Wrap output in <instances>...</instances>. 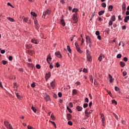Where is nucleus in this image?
<instances>
[{
    "instance_id": "obj_24",
    "label": "nucleus",
    "mask_w": 129,
    "mask_h": 129,
    "mask_svg": "<svg viewBox=\"0 0 129 129\" xmlns=\"http://www.w3.org/2000/svg\"><path fill=\"white\" fill-rule=\"evenodd\" d=\"M129 20V16H126L124 19V22L125 23H127V21Z\"/></svg>"
},
{
    "instance_id": "obj_63",
    "label": "nucleus",
    "mask_w": 129,
    "mask_h": 129,
    "mask_svg": "<svg viewBox=\"0 0 129 129\" xmlns=\"http://www.w3.org/2000/svg\"><path fill=\"white\" fill-rule=\"evenodd\" d=\"M123 76H125L126 75V72L124 71L122 73Z\"/></svg>"
},
{
    "instance_id": "obj_49",
    "label": "nucleus",
    "mask_w": 129,
    "mask_h": 129,
    "mask_svg": "<svg viewBox=\"0 0 129 129\" xmlns=\"http://www.w3.org/2000/svg\"><path fill=\"white\" fill-rule=\"evenodd\" d=\"M55 66L57 67V68H58V67H60V64H59V62H56L55 63Z\"/></svg>"
},
{
    "instance_id": "obj_57",
    "label": "nucleus",
    "mask_w": 129,
    "mask_h": 129,
    "mask_svg": "<svg viewBox=\"0 0 129 129\" xmlns=\"http://www.w3.org/2000/svg\"><path fill=\"white\" fill-rule=\"evenodd\" d=\"M9 60L10 61H12V60H13V56H10L9 57Z\"/></svg>"
},
{
    "instance_id": "obj_46",
    "label": "nucleus",
    "mask_w": 129,
    "mask_h": 129,
    "mask_svg": "<svg viewBox=\"0 0 129 129\" xmlns=\"http://www.w3.org/2000/svg\"><path fill=\"white\" fill-rule=\"evenodd\" d=\"M68 124H69V125H72L73 124V123L71 121H69Z\"/></svg>"
},
{
    "instance_id": "obj_58",
    "label": "nucleus",
    "mask_w": 129,
    "mask_h": 129,
    "mask_svg": "<svg viewBox=\"0 0 129 129\" xmlns=\"http://www.w3.org/2000/svg\"><path fill=\"white\" fill-rule=\"evenodd\" d=\"M127 60H128L127 57H125L123 58V61H124L125 62H127Z\"/></svg>"
},
{
    "instance_id": "obj_20",
    "label": "nucleus",
    "mask_w": 129,
    "mask_h": 129,
    "mask_svg": "<svg viewBox=\"0 0 129 129\" xmlns=\"http://www.w3.org/2000/svg\"><path fill=\"white\" fill-rule=\"evenodd\" d=\"M60 24L63 26V27H64L66 24H65V21H64L63 19L60 20Z\"/></svg>"
},
{
    "instance_id": "obj_54",
    "label": "nucleus",
    "mask_w": 129,
    "mask_h": 129,
    "mask_svg": "<svg viewBox=\"0 0 129 129\" xmlns=\"http://www.w3.org/2000/svg\"><path fill=\"white\" fill-rule=\"evenodd\" d=\"M27 65H29V66H30L31 67H34V64L33 63H28Z\"/></svg>"
},
{
    "instance_id": "obj_38",
    "label": "nucleus",
    "mask_w": 129,
    "mask_h": 129,
    "mask_svg": "<svg viewBox=\"0 0 129 129\" xmlns=\"http://www.w3.org/2000/svg\"><path fill=\"white\" fill-rule=\"evenodd\" d=\"M75 45L76 46V48L77 50L79 48V45H78V43H77V42H76L75 43Z\"/></svg>"
},
{
    "instance_id": "obj_30",
    "label": "nucleus",
    "mask_w": 129,
    "mask_h": 129,
    "mask_svg": "<svg viewBox=\"0 0 129 129\" xmlns=\"http://www.w3.org/2000/svg\"><path fill=\"white\" fill-rule=\"evenodd\" d=\"M73 13H76V14L75 15H77V12H78V9H76V8H74L73 11H72Z\"/></svg>"
},
{
    "instance_id": "obj_11",
    "label": "nucleus",
    "mask_w": 129,
    "mask_h": 129,
    "mask_svg": "<svg viewBox=\"0 0 129 129\" xmlns=\"http://www.w3.org/2000/svg\"><path fill=\"white\" fill-rule=\"evenodd\" d=\"M85 114H88V115L91 114V112L90 111H89V108H87L85 111Z\"/></svg>"
},
{
    "instance_id": "obj_45",
    "label": "nucleus",
    "mask_w": 129,
    "mask_h": 129,
    "mask_svg": "<svg viewBox=\"0 0 129 129\" xmlns=\"http://www.w3.org/2000/svg\"><path fill=\"white\" fill-rule=\"evenodd\" d=\"M36 67L37 69H41V66L40 64H36Z\"/></svg>"
},
{
    "instance_id": "obj_64",
    "label": "nucleus",
    "mask_w": 129,
    "mask_h": 129,
    "mask_svg": "<svg viewBox=\"0 0 129 129\" xmlns=\"http://www.w3.org/2000/svg\"><path fill=\"white\" fill-rule=\"evenodd\" d=\"M9 129H13V127L12 126V125H11V124H9Z\"/></svg>"
},
{
    "instance_id": "obj_40",
    "label": "nucleus",
    "mask_w": 129,
    "mask_h": 129,
    "mask_svg": "<svg viewBox=\"0 0 129 129\" xmlns=\"http://www.w3.org/2000/svg\"><path fill=\"white\" fill-rule=\"evenodd\" d=\"M51 123L54 125V126L55 127V128H57V126H56V123L54 121H50Z\"/></svg>"
},
{
    "instance_id": "obj_39",
    "label": "nucleus",
    "mask_w": 129,
    "mask_h": 129,
    "mask_svg": "<svg viewBox=\"0 0 129 129\" xmlns=\"http://www.w3.org/2000/svg\"><path fill=\"white\" fill-rule=\"evenodd\" d=\"M67 109L70 112V113H72V110L69 108V107H67Z\"/></svg>"
},
{
    "instance_id": "obj_3",
    "label": "nucleus",
    "mask_w": 129,
    "mask_h": 129,
    "mask_svg": "<svg viewBox=\"0 0 129 129\" xmlns=\"http://www.w3.org/2000/svg\"><path fill=\"white\" fill-rule=\"evenodd\" d=\"M31 42V43H33L34 44H39V41L38 40V39H36L35 38L32 39Z\"/></svg>"
},
{
    "instance_id": "obj_56",
    "label": "nucleus",
    "mask_w": 129,
    "mask_h": 129,
    "mask_svg": "<svg viewBox=\"0 0 129 129\" xmlns=\"http://www.w3.org/2000/svg\"><path fill=\"white\" fill-rule=\"evenodd\" d=\"M58 96L59 97H62V93L59 92L58 93Z\"/></svg>"
},
{
    "instance_id": "obj_1",
    "label": "nucleus",
    "mask_w": 129,
    "mask_h": 129,
    "mask_svg": "<svg viewBox=\"0 0 129 129\" xmlns=\"http://www.w3.org/2000/svg\"><path fill=\"white\" fill-rule=\"evenodd\" d=\"M34 24L35 25L36 29L38 30V29H39V28L40 27V25H39V24L38 23L37 20H34Z\"/></svg>"
},
{
    "instance_id": "obj_62",
    "label": "nucleus",
    "mask_w": 129,
    "mask_h": 129,
    "mask_svg": "<svg viewBox=\"0 0 129 129\" xmlns=\"http://www.w3.org/2000/svg\"><path fill=\"white\" fill-rule=\"evenodd\" d=\"M83 72H85V73H87V69L84 68L83 70Z\"/></svg>"
},
{
    "instance_id": "obj_41",
    "label": "nucleus",
    "mask_w": 129,
    "mask_h": 129,
    "mask_svg": "<svg viewBox=\"0 0 129 129\" xmlns=\"http://www.w3.org/2000/svg\"><path fill=\"white\" fill-rule=\"evenodd\" d=\"M31 15L33 16V17H37V14H36V13L34 12H31Z\"/></svg>"
},
{
    "instance_id": "obj_60",
    "label": "nucleus",
    "mask_w": 129,
    "mask_h": 129,
    "mask_svg": "<svg viewBox=\"0 0 129 129\" xmlns=\"http://www.w3.org/2000/svg\"><path fill=\"white\" fill-rule=\"evenodd\" d=\"M52 96L53 97H54V98H57V95H56L55 94H53Z\"/></svg>"
},
{
    "instance_id": "obj_17",
    "label": "nucleus",
    "mask_w": 129,
    "mask_h": 129,
    "mask_svg": "<svg viewBox=\"0 0 129 129\" xmlns=\"http://www.w3.org/2000/svg\"><path fill=\"white\" fill-rule=\"evenodd\" d=\"M50 77H51V73L48 72V73H47L46 74V78H47L48 79L50 78Z\"/></svg>"
},
{
    "instance_id": "obj_4",
    "label": "nucleus",
    "mask_w": 129,
    "mask_h": 129,
    "mask_svg": "<svg viewBox=\"0 0 129 129\" xmlns=\"http://www.w3.org/2000/svg\"><path fill=\"white\" fill-rule=\"evenodd\" d=\"M55 55L57 58H61L62 55H61V53H60V51H57L55 53Z\"/></svg>"
},
{
    "instance_id": "obj_18",
    "label": "nucleus",
    "mask_w": 129,
    "mask_h": 129,
    "mask_svg": "<svg viewBox=\"0 0 129 129\" xmlns=\"http://www.w3.org/2000/svg\"><path fill=\"white\" fill-rule=\"evenodd\" d=\"M23 22H25V23H28L29 24L30 23L29 22V18H23Z\"/></svg>"
},
{
    "instance_id": "obj_59",
    "label": "nucleus",
    "mask_w": 129,
    "mask_h": 129,
    "mask_svg": "<svg viewBox=\"0 0 129 129\" xmlns=\"http://www.w3.org/2000/svg\"><path fill=\"white\" fill-rule=\"evenodd\" d=\"M1 54H5V53H6V51L5 50H2L1 51Z\"/></svg>"
},
{
    "instance_id": "obj_23",
    "label": "nucleus",
    "mask_w": 129,
    "mask_h": 129,
    "mask_svg": "<svg viewBox=\"0 0 129 129\" xmlns=\"http://www.w3.org/2000/svg\"><path fill=\"white\" fill-rule=\"evenodd\" d=\"M33 45H31V44H27L26 45V47L27 48V49H31V48H32Z\"/></svg>"
},
{
    "instance_id": "obj_37",
    "label": "nucleus",
    "mask_w": 129,
    "mask_h": 129,
    "mask_svg": "<svg viewBox=\"0 0 129 129\" xmlns=\"http://www.w3.org/2000/svg\"><path fill=\"white\" fill-rule=\"evenodd\" d=\"M88 107V104L87 103H84L83 105V108H86V107Z\"/></svg>"
},
{
    "instance_id": "obj_53",
    "label": "nucleus",
    "mask_w": 129,
    "mask_h": 129,
    "mask_svg": "<svg viewBox=\"0 0 129 129\" xmlns=\"http://www.w3.org/2000/svg\"><path fill=\"white\" fill-rule=\"evenodd\" d=\"M115 91H119V88H118V87L115 86Z\"/></svg>"
},
{
    "instance_id": "obj_43",
    "label": "nucleus",
    "mask_w": 129,
    "mask_h": 129,
    "mask_svg": "<svg viewBox=\"0 0 129 129\" xmlns=\"http://www.w3.org/2000/svg\"><path fill=\"white\" fill-rule=\"evenodd\" d=\"M112 103H114L115 105H116L117 104V102H116V101H115V100H112Z\"/></svg>"
},
{
    "instance_id": "obj_61",
    "label": "nucleus",
    "mask_w": 129,
    "mask_h": 129,
    "mask_svg": "<svg viewBox=\"0 0 129 129\" xmlns=\"http://www.w3.org/2000/svg\"><path fill=\"white\" fill-rule=\"evenodd\" d=\"M97 38L98 40H101V36L100 35H98Z\"/></svg>"
},
{
    "instance_id": "obj_50",
    "label": "nucleus",
    "mask_w": 129,
    "mask_h": 129,
    "mask_svg": "<svg viewBox=\"0 0 129 129\" xmlns=\"http://www.w3.org/2000/svg\"><path fill=\"white\" fill-rule=\"evenodd\" d=\"M117 58H118V59H120V58H121V54H117Z\"/></svg>"
},
{
    "instance_id": "obj_29",
    "label": "nucleus",
    "mask_w": 129,
    "mask_h": 129,
    "mask_svg": "<svg viewBox=\"0 0 129 129\" xmlns=\"http://www.w3.org/2000/svg\"><path fill=\"white\" fill-rule=\"evenodd\" d=\"M113 9V6L110 5L108 7V10L110 12H112V9Z\"/></svg>"
},
{
    "instance_id": "obj_9",
    "label": "nucleus",
    "mask_w": 129,
    "mask_h": 129,
    "mask_svg": "<svg viewBox=\"0 0 129 129\" xmlns=\"http://www.w3.org/2000/svg\"><path fill=\"white\" fill-rule=\"evenodd\" d=\"M44 98L46 101H50V96L47 94H44Z\"/></svg>"
},
{
    "instance_id": "obj_25",
    "label": "nucleus",
    "mask_w": 129,
    "mask_h": 129,
    "mask_svg": "<svg viewBox=\"0 0 129 129\" xmlns=\"http://www.w3.org/2000/svg\"><path fill=\"white\" fill-rule=\"evenodd\" d=\"M120 65L121 66V67H124V66H125V63H124V62L123 61H121L120 62Z\"/></svg>"
},
{
    "instance_id": "obj_6",
    "label": "nucleus",
    "mask_w": 129,
    "mask_h": 129,
    "mask_svg": "<svg viewBox=\"0 0 129 129\" xmlns=\"http://www.w3.org/2000/svg\"><path fill=\"white\" fill-rule=\"evenodd\" d=\"M125 3H123V4L122 5V14H124V12H125V9H126V6H125Z\"/></svg>"
},
{
    "instance_id": "obj_51",
    "label": "nucleus",
    "mask_w": 129,
    "mask_h": 129,
    "mask_svg": "<svg viewBox=\"0 0 129 129\" xmlns=\"http://www.w3.org/2000/svg\"><path fill=\"white\" fill-rule=\"evenodd\" d=\"M112 21L111 20H110L109 22V26H112Z\"/></svg>"
},
{
    "instance_id": "obj_27",
    "label": "nucleus",
    "mask_w": 129,
    "mask_h": 129,
    "mask_svg": "<svg viewBox=\"0 0 129 129\" xmlns=\"http://www.w3.org/2000/svg\"><path fill=\"white\" fill-rule=\"evenodd\" d=\"M15 94L18 99H22V97L20 95H19V93H16Z\"/></svg>"
},
{
    "instance_id": "obj_19",
    "label": "nucleus",
    "mask_w": 129,
    "mask_h": 129,
    "mask_svg": "<svg viewBox=\"0 0 129 129\" xmlns=\"http://www.w3.org/2000/svg\"><path fill=\"white\" fill-rule=\"evenodd\" d=\"M76 94H77V90L73 89L72 95H76Z\"/></svg>"
},
{
    "instance_id": "obj_2",
    "label": "nucleus",
    "mask_w": 129,
    "mask_h": 129,
    "mask_svg": "<svg viewBox=\"0 0 129 129\" xmlns=\"http://www.w3.org/2000/svg\"><path fill=\"white\" fill-rule=\"evenodd\" d=\"M86 42H87V44H91V39H90V37L88 36H86Z\"/></svg>"
},
{
    "instance_id": "obj_35",
    "label": "nucleus",
    "mask_w": 129,
    "mask_h": 129,
    "mask_svg": "<svg viewBox=\"0 0 129 129\" xmlns=\"http://www.w3.org/2000/svg\"><path fill=\"white\" fill-rule=\"evenodd\" d=\"M102 8H106V4L105 3H103L101 4Z\"/></svg>"
},
{
    "instance_id": "obj_12",
    "label": "nucleus",
    "mask_w": 129,
    "mask_h": 129,
    "mask_svg": "<svg viewBox=\"0 0 129 129\" xmlns=\"http://www.w3.org/2000/svg\"><path fill=\"white\" fill-rule=\"evenodd\" d=\"M67 117L68 120H70V119L72 118V116H71V114H67Z\"/></svg>"
},
{
    "instance_id": "obj_47",
    "label": "nucleus",
    "mask_w": 129,
    "mask_h": 129,
    "mask_svg": "<svg viewBox=\"0 0 129 129\" xmlns=\"http://www.w3.org/2000/svg\"><path fill=\"white\" fill-rule=\"evenodd\" d=\"M95 34H96L97 36H99V35H100V33L99 32V31H96V32H95Z\"/></svg>"
},
{
    "instance_id": "obj_42",
    "label": "nucleus",
    "mask_w": 129,
    "mask_h": 129,
    "mask_svg": "<svg viewBox=\"0 0 129 129\" xmlns=\"http://www.w3.org/2000/svg\"><path fill=\"white\" fill-rule=\"evenodd\" d=\"M2 63H3V64H4V65H6V64H7V63H8V61H6V60H2Z\"/></svg>"
},
{
    "instance_id": "obj_26",
    "label": "nucleus",
    "mask_w": 129,
    "mask_h": 129,
    "mask_svg": "<svg viewBox=\"0 0 129 129\" xmlns=\"http://www.w3.org/2000/svg\"><path fill=\"white\" fill-rule=\"evenodd\" d=\"M7 19L9 20V21H10V22H12L13 23L15 22V20L11 17H7Z\"/></svg>"
},
{
    "instance_id": "obj_36",
    "label": "nucleus",
    "mask_w": 129,
    "mask_h": 129,
    "mask_svg": "<svg viewBox=\"0 0 129 129\" xmlns=\"http://www.w3.org/2000/svg\"><path fill=\"white\" fill-rule=\"evenodd\" d=\"M67 50L69 51V53H71V48H70V46H67Z\"/></svg>"
},
{
    "instance_id": "obj_10",
    "label": "nucleus",
    "mask_w": 129,
    "mask_h": 129,
    "mask_svg": "<svg viewBox=\"0 0 129 129\" xmlns=\"http://www.w3.org/2000/svg\"><path fill=\"white\" fill-rule=\"evenodd\" d=\"M28 52V54H29V55H30V56H32L33 55H34V54H35V51H34V50H28L27 51Z\"/></svg>"
},
{
    "instance_id": "obj_31",
    "label": "nucleus",
    "mask_w": 129,
    "mask_h": 129,
    "mask_svg": "<svg viewBox=\"0 0 129 129\" xmlns=\"http://www.w3.org/2000/svg\"><path fill=\"white\" fill-rule=\"evenodd\" d=\"M111 20V21H112V22H114L115 21V16H114V15L112 16Z\"/></svg>"
},
{
    "instance_id": "obj_48",
    "label": "nucleus",
    "mask_w": 129,
    "mask_h": 129,
    "mask_svg": "<svg viewBox=\"0 0 129 129\" xmlns=\"http://www.w3.org/2000/svg\"><path fill=\"white\" fill-rule=\"evenodd\" d=\"M77 51H78V52H79V53H80V54H81V53H82V51H81V50L80 49V48H78L77 49Z\"/></svg>"
},
{
    "instance_id": "obj_32",
    "label": "nucleus",
    "mask_w": 129,
    "mask_h": 129,
    "mask_svg": "<svg viewBox=\"0 0 129 129\" xmlns=\"http://www.w3.org/2000/svg\"><path fill=\"white\" fill-rule=\"evenodd\" d=\"M101 121L102 122V125H103V126H104V123H105V118H103V119H101Z\"/></svg>"
},
{
    "instance_id": "obj_8",
    "label": "nucleus",
    "mask_w": 129,
    "mask_h": 129,
    "mask_svg": "<svg viewBox=\"0 0 129 129\" xmlns=\"http://www.w3.org/2000/svg\"><path fill=\"white\" fill-rule=\"evenodd\" d=\"M102 58H104V55H103V54H102V53H101V54H100L99 57L98 58V60H99V61L100 62H101V61H102Z\"/></svg>"
},
{
    "instance_id": "obj_33",
    "label": "nucleus",
    "mask_w": 129,
    "mask_h": 129,
    "mask_svg": "<svg viewBox=\"0 0 129 129\" xmlns=\"http://www.w3.org/2000/svg\"><path fill=\"white\" fill-rule=\"evenodd\" d=\"M86 55L87 56H90V51L88 49L86 50Z\"/></svg>"
},
{
    "instance_id": "obj_14",
    "label": "nucleus",
    "mask_w": 129,
    "mask_h": 129,
    "mask_svg": "<svg viewBox=\"0 0 129 129\" xmlns=\"http://www.w3.org/2000/svg\"><path fill=\"white\" fill-rule=\"evenodd\" d=\"M76 109H77L78 111H82V107L80 106H77Z\"/></svg>"
},
{
    "instance_id": "obj_28",
    "label": "nucleus",
    "mask_w": 129,
    "mask_h": 129,
    "mask_svg": "<svg viewBox=\"0 0 129 129\" xmlns=\"http://www.w3.org/2000/svg\"><path fill=\"white\" fill-rule=\"evenodd\" d=\"M106 92L110 95V97H112V94L111 93V92L109 91L108 90H106Z\"/></svg>"
},
{
    "instance_id": "obj_5",
    "label": "nucleus",
    "mask_w": 129,
    "mask_h": 129,
    "mask_svg": "<svg viewBox=\"0 0 129 129\" xmlns=\"http://www.w3.org/2000/svg\"><path fill=\"white\" fill-rule=\"evenodd\" d=\"M46 60H47V62L48 63V64H51V62L49 61H51L52 60V57H51V55L50 54H49L47 56Z\"/></svg>"
},
{
    "instance_id": "obj_34",
    "label": "nucleus",
    "mask_w": 129,
    "mask_h": 129,
    "mask_svg": "<svg viewBox=\"0 0 129 129\" xmlns=\"http://www.w3.org/2000/svg\"><path fill=\"white\" fill-rule=\"evenodd\" d=\"M31 109H32V110H33V111H34V112H36L37 111V109H36V108H35V107H34V106H32Z\"/></svg>"
},
{
    "instance_id": "obj_44",
    "label": "nucleus",
    "mask_w": 129,
    "mask_h": 129,
    "mask_svg": "<svg viewBox=\"0 0 129 129\" xmlns=\"http://www.w3.org/2000/svg\"><path fill=\"white\" fill-rule=\"evenodd\" d=\"M31 86L33 88H35L36 87V85H35V83H33L32 84H31Z\"/></svg>"
},
{
    "instance_id": "obj_22",
    "label": "nucleus",
    "mask_w": 129,
    "mask_h": 129,
    "mask_svg": "<svg viewBox=\"0 0 129 129\" xmlns=\"http://www.w3.org/2000/svg\"><path fill=\"white\" fill-rule=\"evenodd\" d=\"M104 13H105V11H101L98 12V15H99V16H102V15H103V14H104Z\"/></svg>"
},
{
    "instance_id": "obj_15",
    "label": "nucleus",
    "mask_w": 129,
    "mask_h": 129,
    "mask_svg": "<svg viewBox=\"0 0 129 129\" xmlns=\"http://www.w3.org/2000/svg\"><path fill=\"white\" fill-rule=\"evenodd\" d=\"M50 85L52 88H54L55 87V80L52 81Z\"/></svg>"
},
{
    "instance_id": "obj_52",
    "label": "nucleus",
    "mask_w": 129,
    "mask_h": 129,
    "mask_svg": "<svg viewBox=\"0 0 129 129\" xmlns=\"http://www.w3.org/2000/svg\"><path fill=\"white\" fill-rule=\"evenodd\" d=\"M100 115H101V119H102L103 118H104V114H100Z\"/></svg>"
},
{
    "instance_id": "obj_13",
    "label": "nucleus",
    "mask_w": 129,
    "mask_h": 129,
    "mask_svg": "<svg viewBox=\"0 0 129 129\" xmlns=\"http://www.w3.org/2000/svg\"><path fill=\"white\" fill-rule=\"evenodd\" d=\"M49 14H50L49 10H46L45 12H43V16L45 17L46 15H49Z\"/></svg>"
},
{
    "instance_id": "obj_16",
    "label": "nucleus",
    "mask_w": 129,
    "mask_h": 129,
    "mask_svg": "<svg viewBox=\"0 0 129 129\" xmlns=\"http://www.w3.org/2000/svg\"><path fill=\"white\" fill-rule=\"evenodd\" d=\"M87 61H89V62H91V61H92V58L91 57V56L90 55L87 56Z\"/></svg>"
},
{
    "instance_id": "obj_21",
    "label": "nucleus",
    "mask_w": 129,
    "mask_h": 129,
    "mask_svg": "<svg viewBox=\"0 0 129 129\" xmlns=\"http://www.w3.org/2000/svg\"><path fill=\"white\" fill-rule=\"evenodd\" d=\"M4 124L6 126V127H7V128H9V125L10 124H9V122L6 121H4Z\"/></svg>"
},
{
    "instance_id": "obj_7",
    "label": "nucleus",
    "mask_w": 129,
    "mask_h": 129,
    "mask_svg": "<svg viewBox=\"0 0 129 129\" xmlns=\"http://www.w3.org/2000/svg\"><path fill=\"white\" fill-rule=\"evenodd\" d=\"M77 14H74L73 16V20L75 23H77V16L76 15Z\"/></svg>"
},
{
    "instance_id": "obj_55",
    "label": "nucleus",
    "mask_w": 129,
    "mask_h": 129,
    "mask_svg": "<svg viewBox=\"0 0 129 129\" xmlns=\"http://www.w3.org/2000/svg\"><path fill=\"white\" fill-rule=\"evenodd\" d=\"M28 129H34V127H33L32 126L28 125L27 126Z\"/></svg>"
}]
</instances>
